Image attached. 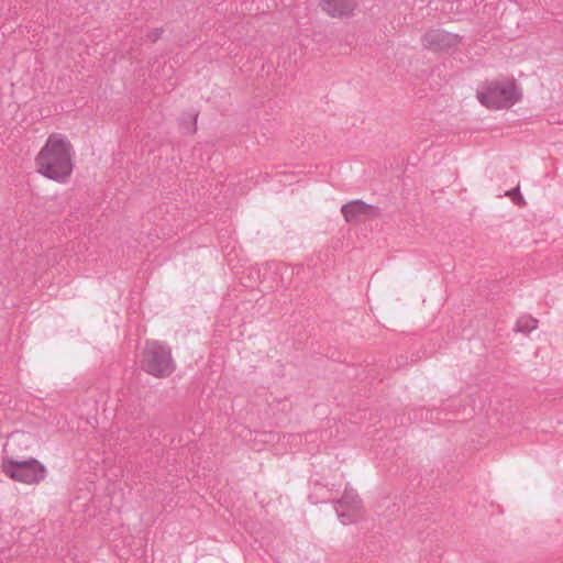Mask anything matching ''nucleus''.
Wrapping results in <instances>:
<instances>
[{"label":"nucleus","mask_w":563,"mask_h":563,"mask_svg":"<svg viewBox=\"0 0 563 563\" xmlns=\"http://www.w3.org/2000/svg\"><path fill=\"white\" fill-rule=\"evenodd\" d=\"M35 445V435L24 430L10 433L2 446L0 471L13 483L35 486L47 475L46 466L36 457L20 459L19 454L31 451Z\"/></svg>","instance_id":"obj_1"},{"label":"nucleus","mask_w":563,"mask_h":563,"mask_svg":"<svg viewBox=\"0 0 563 563\" xmlns=\"http://www.w3.org/2000/svg\"><path fill=\"white\" fill-rule=\"evenodd\" d=\"M77 151L71 139L63 132H52L34 157L36 173L57 184H67L74 175Z\"/></svg>","instance_id":"obj_2"},{"label":"nucleus","mask_w":563,"mask_h":563,"mask_svg":"<svg viewBox=\"0 0 563 563\" xmlns=\"http://www.w3.org/2000/svg\"><path fill=\"white\" fill-rule=\"evenodd\" d=\"M476 98L487 109L507 110L522 99V89L512 76L499 75L483 81L477 87Z\"/></svg>","instance_id":"obj_3"},{"label":"nucleus","mask_w":563,"mask_h":563,"mask_svg":"<svg viewBox=\"0 0 563 563\" xmlns=\"http://www.w3.org/2000/svg\"><path fill=\"white\" fill-rule=\"evenodd\" d=\"M142 367L147 374L155 377L163 378L172 375L175 364L169 347L156 341L147 342Z\"/></svg>","instance_id":"obj_4"},{"label":"nucleus","mask_w":563,"mask_h":563,"mask_svg":"<svg viewBox=\"0 0 563 563\" xmlns=\"http://www.w3.org/2000/svg\"><path fill=\"white\" fill-rule=\"evenodd\" d=\"M321 12L333 20H349L353 18L360 8L357 0H318Z\"/></svg>","instance_id":"obj_5"},{"label":"nucleus","mask_w":563,"mask_h":563,"mask_svg":"<svg viewBox=\"0 0 563 563\" xmlns=\"http://www.w3.org/2000/svg\"><path fill=\"white\" fill-rule=\"evenodd\" d=\"M455 42V37L441 31H430L422 36L423 46L431 51H445Z\"/></svg>","instance_id":"obj_6"},{"label":"nucleus","mask_w":563,"mask_h":563,"mask_svg":"<svg viewBox=\"0 0 563 563\" xmlns=\"http://www.w3.org/2000/svg\"><path fill=\"white\" fill-rule=\"evenodd\" d=\"M369 209V206L362 201H352L342 207V214L347 222H353L366 216Z\"/></svg>","instance_id":"obj_7"},{"label":"nucleus","mask_w":563,"mask_h":563,"mask_svg":"<svg viewBox=\"0 0 563 563\" xmlns=\"http://www.w3.org/2000/svg\"><path fill=\"white\" fill-rule=\"evenodd\" d=\"M506 196H508L509 198H511V200L520 206V207H523L526 206V200L525 198L522 197V195L520 194V190H519V187L512 189V190H509L506 192Z\"/></svg>","instance_id":"obj_8"}]
</instances>
